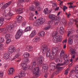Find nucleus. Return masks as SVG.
<instances>
[{
	"instance_id": "4c0bfd02",
	"label": "nucleus",
	"mask_w": 78,
	"mask_h": 78,
	"mask_svg": "<svg viewBox=\"0 0 78 78\" xmlns=\"http://www.w3.org/2000/svg\"><path fill=\"white\" fill-rule=\"evenodd\" d=\"M4 49V46L2 44L0 43V50H3Z\"/></svg>"
},
{
	"instance_id": "58836bf2",
	"label": "nucleus",
	"mask_w": 78,
	"mask_h": 78,
	"mask_svg": "<svg viewBox=\"0 0 78 78\" xmlns=\"http://www.w3.org/2000/svg\"><path fill=\"white\" fill-rule=\"evenodd\" d=\"M34 17V16H31L29 17V20H31V21H32V22H33L34 21V18H33Z\"/></svg>"
},
{
	"instance_id": "aec40b11",
	"label": "nucleus",
	"mask_w": 78,
	"mask_h": 78,
	"mask_svg": "<svg viewBox=\"0 0 78 78\" xmlns=\"http://www.w3.org/2000/svg\"><path fill=\"white\" fill-rule=\"evenodd\" d=\"M50 68L51 70H54L55 69V64L51 63L50 65Z\"/></svg>"
},
{
	"instance_id": "3c124183",
	"label": "nucleus",
	"mask_w": 78,
	"mask_h": 78,
	"mask_svg": "<svg viewBox=\"0 0 78 78\" xmlns=\"http://www.w3.org/2000/svg\"><path fill=\"white\" fill-rule=\"evenodd\" d=\"M53 42H58V40L56 39V38L55 36L54 37L53 39Z\"/></svg>"
},
{
	"instance_id": "9b49d317",
	"label": "nucleus",
	"mask_w": 78,
	"mask_h": 78,
	"mask_svg": "<svg viewBox=\"0 0 78 78\" xmlns=\"http://www.w3.org/2000/svg\"><path fill=\"white\" fill-rule=\"evenodd\" d=\"M48 18L50 19L51 20L53 21L56 19L55 15L53 14H50L48 15Z\"/></svg>"
},
{
	"instance_id": "bf43d9fd",
	"label": "nucleus",
	"mask_w": 78,
	"mask_h": 78,
	"mask_svg": "<svg viewBox=\"0 0 78 78\" xmlns=\"http://www.w3.org/2000/svg\"><path fill=\"white\" fill-rule=\"evenodd\" d=\"M5 36L6 39H8L10 37V35L9 34H6Z\"/></svg>"
},
{
	"instance_id": "a211bd4d",
	"label": "nucleus",
	"mask_w": 78,
	"mask_h": 78,
	"mask_svg": "<svg viewBox=\"0 0 78 78\" xmlns=\"http://www.w3.org/2000/svg\"><path fill=\"white\" fill-rule=\"evenodd\" d=\"M14 27H16V26H17V24H16V23H14L13 24H11L9 25V30H12V29L14 27Z\"/></svg>"
},
{
	"instance_id": "ddd939ff",
	"label": "nucleus",
	"mask_w": 78,
	"mask_h": 78,
	"mask_svg": "<svg viewBox=\"0 0 78 78\" xmlns=\"http://www.w3.org/2000/svg\"><path fill=\"white\" fill-rule=\"evenodd\" d=\"M52 11V9H51V10H50L49 11L48 10V8H46L44 9L43 11V12L45 14V15H47L48 14H50Z\"/></svg>"
},
{
	"instance_id": "6ab92c4d",
	"label": "nucleus",
	"mask_w": 78,
	"mask_h": 78,
	"mask_svg": "<svg viewBox=\"0 0 78 78\" xmlns=\"http://www.w3.org/2000/svg\"><path fill=\"white\" fill-rule=\"evenodd\" d=\"M25 1V0H18V2L17 3L18 6H20V5H22V3L23 2H24Z\"/></svg>"
},
{
	"instance_id": "a18cd8bd",
	"label": "nucleus",
	"mask_w": 78,
	"mask_h": 78,
	"mask_svg": "<svg viewBox=\"0 0 78 78\" xmlns=\"http://www.w3.org/2000/svg\"><path fill=\"white\" fill-rule=\"evenodd\" d=\"M56 59V62H60V59H59V56H57L55 57Z\"/></svg>"
},
{
	"instance_id": "5701e85b",
	"label": "nucleus",
	"mask_w": 78,
	"mask_h": 78,
	"mask_svg": "<svg viewBox=\"0 0 78 78\" xmlns=\"http://www.w3.org/2000/svg\"><path fill=\"white\" fill-rule=\"evenodd\" d=\"M68 42L69 44L70 45H72L73 42V39H72L70 38H69L68 39Z\"/></svg>"
},
{
	"instance_id": "4468645a",
	"label": "nucleus",
	"mask_w": 78,
	"mask_h": 78,
	"mask_svg": "<svg viewBox=\"0 0 78 78\" xmlns=\"http://www.w3.org/2000/svg\"><path fill=\"white\" fill-rule=\"evenodd\" d=\"M48 69V65L46 64L45 65H44L42 69V70H44L45 73L47 72V69Z\"/></svg>"
},
{
	"instance_id": "c756f323",
	"label": "nucleus",
	"mask_w": 78,
	"mask_h": 78,
	"mask_svg": "<svg viewBox=\"0 0 78 78\" xmlns=\"http://www.w3.org/2000/svg\"><path fill=\"white\" fill-rule=\"evenodd\" d=\"M39 35L41 37H44L45 35V32L44 31H42L39 34Z\"/></svg>"
},
{
	"instance_id": "412c9836",
	"label": "nucleus",
	"mask_w": 78,
	"mask_h": 78,
	"mask_svg": "<svg viewBox=\"0 0 78 78\" xmlns=\"http://www.w3.org/2000/svg\"><path fill=\"white\" fill-rule=\"evenodd\" d=\"M58 51V49L57 48H52V53L55 54V53L57 52Z\"/></svg>"
},
{
	"instance_id": "f3484780",
	"label": "nucleus",
	"mask_w": 78,
	"mask_h": 78,
	"mask_svg": "<svg viewBox=\"0 0 78 78\" xmlns=\"http://www.w3.org/2000/svg\"><path fill=\"white\" fill-rule=\"evenodd\" d=\"M21 65L22 67L24 69V70H26L27 69V66H28L27 64L25 63H22Z\"/></svg>"
},
{
	"instance_id": "20e7f679",
	"label": "nucleus",
	"mask_w": 78,
	"mask_h": 78,
	"mask_svg": "<svg viewBox=\"0 0 78 78\" xmlns=\"http://www.w3.org/2000/svg\"><path fill=\"white\" fill-rule=\"evenodd\" d=\"M45 21H46V20L45 18L38 19L37 21L34 23V25L35 26H39L43 24Z\"/></svg>"
},
{
	"instance_id": "393cba45",
	"label": "nucleus",
	"mask_w": 78,
	"mask_h": 78,
	"mask_svg": "<svg viewBox=\"0 0 78 78\" xmlns=\"http://www.w3.org/2000/svg\"><path fill=\"white\" fill-rule=\"evenodd\" d=\"M50 22H48V25L44 28V29L45 30H48V29H50V28L51 26L50 25Z\"/></svg>"
},
{
	"instance_id": "864d4df0",
	"label": "nucleus",
	"mask_w": 78,
	"mask_h": 78,
	"mask_svg": "<svg viewBox=\"0 0 78 78\" xmlns=\"http://www.w3.org/2000/svg\"><path fill=\"white\" fill-rule=\"evenodd\" d=\"M4 21V18H3V17H1L0 18V22H3Z\"/></svg>"
},
{
	"instance_id": "cd10ccee",
	"label": "nucleus",
	"mask_w": 78,
	"mask_h": 78,
	"mask_svg": "<svg viewBox=\"0 0 78 78\" xmlns=\"http://www.w3.org/2000/svg\"><path fill=\"white\" fill-rule=\"evenodd\" d=\"M60 32L61 34H64V27H61L60 29Z\"/></svg>"
},
{
	"instance_id": "4be33fe9",
	"label": "nucleus",
	"mask_w": 78,
	"mask_h": 78,
	"mask_svg": "<svg viewBox=\"0 0 78 78\" xmlns=\"http://www.w3.org/2000/svg\"><path fill=\"white\" fill-rule=\"evenodd\" d=\"M69 62L68 61V60L66 61L65 62H64V63H62V64H60V63H58L57 64V66H64V64H66V65H67L69 63Z\"/></svg>"
},
{
	"instance_id": "338daca9",
	"label": "nucleus",
	"mask_w": 78,
	"mask_h": 78,
	"mask_svg": "<svg viewBox=\"0 0 78 78\" xmlns=\"http://www.w3.org/2000/svg\"><path fill=\"white\" fill-rule=\"evenodd\" d=\"M71 33V31H68V34L67 35L68 37H69V35H70V34Z\"/></svg>"
},
{
	"instance_id": "c85d7f7f",
	"label": "nucleus",
	"mask_w": 78,
	"mask_h": 78,
	"mask_svg": "<svg viewBox=\"0 0 78 78\" xmlns=\"http://www.w3.org/2000/svg\"><path fill=\"white\" fill-rule=\"evenodd\" d=\"M62 22L63 24H64L65 25H66L67 24V20H66V19L65 18H63L62 20Z\"/></svg>"
},
{
	"instance_id": "69168bd1",
	"label": "nucleus",
	"mask_w": 78,
	"mask_h": 78,
	"mask_svg": "<svg viewBox=\"0 0 78 78\" xmlns=\"http://www.w3.org/2000/svg\"><path fill=\"white\" fill-rule=\"evenodd\" d=\"M25 25H26V22H24L22 23V26L24 27V26H25Z\"/></svg>"
},
{
	"instance_id": "0eeeda50",
	"label": "nucleus",
	"mask_w": 78,
	"mask_h": 78,
	"mask_svg": "<svg viewBox=\"0 0 78 78\" xmlns=\"http://www.w3.org/2000/svg\"><path fill=\"white\" fill-rule=\"evenodd\" d=\"M43 61H44V57L40 56L38 58L37 65H38V66H43Z\"/></svg>"
},
{
	"instance_id": "7c9ffc66",
	"label": "nucleus",
	"mask_w": 78,
	"mask_h": 78,
	"mask_svg": "<svg viewBox=\"0 0 78 78\" xmlns=\"http://www.w3.org/2000/svg\"><path fill=\"white\" fill-rule=\"evenodd\" d=\"M30 10V11H34L35 10V6L34 5H32L31 7H30L29 8Z\"/></svg>"
},
{
	"instance_id": "5fc2aeb1",
	"label": "nucleus",
	"mask_w": 78,
	"mask_h": 78,
	"mask_svg": "<svg viewBox=\"0 0 78 78\" xmlns=\"http://www.w3.org/2000/svg\"><path fill=\"white\" fill-rule=\"evenodd\" d=\"M31 33L33 34L35 36L36 34V30H34L32 31Z\"/></svg>"
},
{
	"instance_id": "e433bc0d",
	"label": "nucleus",
	"mask_w": 78,
	"mask_h": 78,
	"mask_svg": "<svg viewBox=\"0 0 78 78\" xmlns=\"http://www.w3.org/2000/svg\"><path fill=\"white\" fill-rule=\"evenodd\" d=\"M64 55V51L63 50H62L60 54L61 57H62Z\"/></svg>"
},
{
	"instance_id": "f8f14e48",
	"label": "nucleus",
	"mask_w": 78,
	"mask_h": 78,
	"mask_svg": "<svg viewBox=\"0 0 78 78\" xmlns=\"http://www.w3.org/2000/svg\"><path fill=\"white\" fill-rule=\"evenodd\" d=\"M75 70L74 71V70H71V74H72V73H73L74 72L75 73H78V65H77L75 67Z\"/></svg>"
},
{
	"instance_id": "a878e982",
	"label": "nucleus",
	"mask_w": 78,
	"mask_h": 78,
	"mask_svg": "<svg viewBox=\"0 0 78 78\" xmlns=\"http://www.w3.org/2000/svg\"><path fill=\"white\" fill-rule=\"evenodd\" d=\"M17 19V22H18V23H20L21 20H22V16H18Z\"/></svg>"
},
{
	"instance_id": "de8ad7c7",
	"label": "nucleus",
	"mask_w": 78,
	"mask_h": 78,
	"mask_svg": "<svg viewBox=\"0 0 78 78\" xmlns=\"http://www.w3.org/2000/svg\"><path fill=\"white\" fill-rule=\"evenodd\" d=\"M74 23V20L73 19H71L70 21V23L69 25H72V24Z\"/></svg>"
},
{
	"instance_id": "1a4fd4ad",
	"label": "nucleus",
	"mask_w": 78,
	"mask_h": 78,
	"mask_svg": "<svg viewBox=\"0 0 78 78\" xmlns=\"http://www.w3.org/2000/svg\"><path fill=\"white\" fill-rule=\"evenodd\" d=\"M15 47L13 46H11L9 48V52L10 54H12L14 53L15 50Z\"/></svg>"
},
{
	"instance_id": "9d476101",
	"label": "nucleus",
	"mask_w": 78,
	"mask_h": 78,
	"mask_svg": "<svg viewBox=\"0 0 78 78\" xmlns=\"http://www.w3.org/2000/svg\"><path fill=\"white\" fill-rule=\"evenodd\" d=\"M15 70L14 69L12 68H10L9 69L8 73L9 75H13L14 72Z\"/></svg>"
},
{
	"instance_id": "052dcab7",
	"label": "nucleus",
	"mask_w": 78,
	"mask_h": 78,
	"mask_svg": "<svg viewBox=\"0 0 78 78\" xmlns=\"http://www.w3.org/2000/svg\"><path fill=\"white\" fill-rule=\"evenodd\" d=\"M34 36V35L32 33H31L30 35V37H33Z\"/></svg>"
},
{
	"instance_id": "6e6d98bb",
	"label": "nucleus",
	"mask_w": 78,
	"mask_h": 78,
	"mask_svg": "<svg viewBox=\"0 0 78 78\" xmlns=\"http://www.w3.org/2000/svg\"><path fill=\"white\" fill-rule=\"evenodd\" d=\"M69 70L68 69H66L65 71V73H64V75H67L68 73H69Z\"/></svg>"
},
{
	"instance_id": "e2e57ef3",
	"label": "nucleus",
	"mask_w": 78,
	"mask_h": 78,
	"mask_svg": "<svg viewBox=\"0 0 78 78\" xmlns=\"http://www.w3.org/2000/svg\"><path fill=\"white\" fill-rule=\"evenodd\" d=\"M67 42V40L66 39V40L63 41L62 43H63V44H64V43H66Z\"/></svg>"
},
{
	"instance_id": "72a5a7b5",
	"label": "nucleus",
	"mask_w": 78,
	"mask_h": 78,
	"mask_svg": "<svg viewBox=\"0 0 78 78\" xmlns=\"http://www.w3.org/2000/svg\"><path fill=\"white\" fill-rule=\"evenodd\" d=\"M55 54H53L52 53V54H50V56H49V57L50 59H51V60H53L54 59V56L53 55H54Z\"/></svg>"
},
{
	"instance_id": "774afa93",
	"label": "nucleus",
	"mask_w": 78,
	"mask_h": 78,
	"mask_svg": "<svg viewBox=\"0 0 78 78\" xmlns=\"http://www.w3.org/2000/svg\"><path fill=\"white\" fill-rule=\"evenodd\" d=\"M72 59H75V55H73L72 56Z\"/></svg>"
},
{
	"instance_id": "423d86ee",
	"label": "nucleus",
	"mask_w": 78,
	"mask_h": 78,
	"mask_svg": "<svg viewBox=\"0 0 78 78\" xmlns=\"http://www.w3.org/2000/svg\"><path fill=\"white\" fill-rule=\"evenodd\" d=\"M57 34H58V32L56 31L54 32L53 33V36H55L56 39H57L58 41V42H61L62 40V37L59 35H56Z\"/></svg>"
},
{
	"instance_id": "0e129e2a",
	"label": "nucleus",
	"mask_w": 78,
	"mask_h": 78,
	"mask_svg": "<svg viewBox=\"0 0 78 78\" xmlns=\"http://www.w3.org/2000/svg\"><path fill=\"white\" fill-rule=\"evenodd\" d=\"M8 15H9V16H12V13L9 12L8 13Z\"/></svg>"
},
{
	"instance_id": "7ed1b4c3",
	"label": "nucleus",
	"mask_w": 78,
	"mask_h": 78,
	"mask_svg": "<svg viewBox=\"0 0 78 78\" xmlns=\"http://www.w3.org/2000/svg\"><path fill=\"white\" fill-rule=\"evenodd\" d=\"M16 54L14 57L13 58V59L14 60V59H16V58H18V60L17 61V62H20L21 60V58L19 57V56H21V52H20V49H17L16 50Z\"/></svg>"
},
{
	"instance_id": "2eb2a0df",
	"label": "nucleus",
	"mask_w": 78,
	"mask_h": 78,
	"mask_svg": "<svg viewBox=\"0 0 78 78\" xmlns=\"http://www.w3.org/2000/svg\"><path fill=\"white\" fill-rule=\"evenodd\" d=\"M33 41L34 43L38 42L40 41V37L37 36L33 39Z\"/></svg>"
},
{
	"instance_id": "2f4dec72",
	"label": "nucleus",
	"mask_w": 78,
	"mask_h": 78,
	"mask_svg": "<svg viewBox=\"0 0 78 78\" xmlns=\"http://www.w3.org/2000/svg\"><path fill=\"white\" fill-rule=\"evenodd\" d=\"M36 61H34L31 63L32 66L35 68H36Z\"/></svg>"
},
{
	"instance_id": "ea45409f",
	"label": "nucleus",
	"mask_w": 78,
	"mask_h": 78,
	"mask_svg": "<svg viewBox=\"0 0 78 78\" xmlns=\"http://www.w3.org/2000/svg\"><path fill=\"white\" fill-rule=\"evenodd\" d=\"M30 56V54L28 53L25 54L24 55V56L26 58H27L28 57H29Z\"/></svg>"
},
{
	"instance_id": "c03bdc74",
	"label": "nucleus",
	"mask_w": 78,
	"mask_h": 78,
	"mask_svg": "<svg viewBox=\"0 0 78 78\" xmlns=\"http://www.w3.org/2000/svg\"><path fill=\"white\" fill-rule=\"evenodd\" d=\"M4 38L0 37V43H4Z\"/></svg>"
},
{
	"instance_id": "c9c22d12",
	"label": "nucleus",
	"mask_w": 78,
	"mask_h": 78,
	"mask_svg": "<svg viewBox=\"0 0 78 78\" xmlns=\"http://www.w3.org/2000/svg\"><path fill=\"white\" fill-rule=\"evenodd\" d=\"M42 9V8H41V5H39V6L37 7V10L38 11H39V12L41 11Z\"/></svg>"
},
{
	"instance_id": "dca6fc26",
	"label": "nucleus",
	"mask_w": 78,
	"mask_h": 78,
	"mask_svg": "<svg viewBox=\"0 0 78 78\" xmlns=\"http://www.w3.org/2000/svg\"><path fill=\"white\" fill-rule=\"evenodd\" d=\"M11 1H10L9 2L6 3L2 7H1V8H2L3 9H4V8H7V7L9 6V5H10L11 3Z\"/></svg>"
},
{
	"instance_id": "f257e3e1",
	"label": "nucleus",
	"mask_w": 78,
	"mask_h": 78,
	"mask_svg": "<svg viewBox=\"0 0 78 78\" xmlns=\"http://www.w3.org/2000/svg\"><path fill=\"white\" fill-rule=\"evenodd\" d=\"M42 51L43 53V54H45V53L47 52L46 53V57H47V58L50 57V55L51 54L50 52V49H48L47 45L44 44L42 46Z\"/></svg>"
},
{
	"instance_id": "4d7b16f0",
	"label": "nucleus",
	"mask_w": 78,
	"mask_h": 78,
	"mask_svg": "<svg viewBox=\"0 0 78 78\" xmlns=\"http://www.w3.org/2000/svg\"><path fill=\"white\" fill-rule=\"evenodd\" d=\"M20 74L21 75V76L22 77H23L24 76H25V73H21Z\"/></svg>"
},
{
	"instance_id": "39448f33",
	"label": "nucleus",
	"mask_w": 78,
	"mask_h": 78,
	"mask_svg": "<svg viewBox=\"0 0 78 78\" xmlns=\"http://www.w3.org/2000/svg\"><path fill=\"white\" fill-rule=\"evenodd\" d=\"M23 34V31L22 30H19L17 31L15 35V38L16 39H19L22 35Z\"/></svg>"
},
{
	"instance_id": "603ef678",
	"label": "nucleus",
	"mask_w": 78,
	"mask_h": 78,
	"mask_svg": "<svg viewBox=\"0 0 78 78\" xmlns=\"http://www.w3.org/2000/svg\"><path fill=\"white\" fill-rule=\"evenodd\" d=\"M67 9V7L65 5H64L63 6V11L65 12L66 11V9Z\"/></svg>"
},
{
	"instance_id": "bb28decb",
	"label": "nucleus",
	"mask_w": 78,
	"mask_h": 78,
	"mask_svg": "<svg viewBox=\"0 0 78 78\" xmlns=\"http://www.w3.org/2000/svg\"><path fill=\"white\" fill-rule=\"evenodd\" d=\"M70 51L72 54H76V51L75 50L73 49H71L70 50Z\"/></svg>"
},
{
	"instance_id": "8fccbe9b",
	"label": "nucleus",
	"mask_w": 78,
	"mask_h": 78,
	"mask_svg": "<svg viewBox=\"0 0 78 78\" xmlns=\"http://www.w3.org/2000/svg\"><path fill=\"white\" fill-rule=\"evenodd\" d=\"M35 6H40V3H39V2H36L35 3Z\"/></svg>"
},
{
	"instance_id": "49530a36",
	"label": "nucleus",
	"mask_w": 78,
	"mask_h": 78,
	"mask_svg": "<svg viewBox=\"0 0 78 78\" xmlns=\"http://www.w3.org/2000/svg\"><path fill=\"white\" fill-rule=\"evenodd\" d=\"M11 42V40L10 39H7L6 41V44H9Z\"/></svg>"
},
{
	"instance_id": "f03ea898",
	"label": "nucleus",
	"mask_w": 78,
	"mask_h": 78,
	"mask_svg": "<svg viewBox=\"0 0 78 78\" xmlns=\"http://www.w3.org/2000/svg\"><path fill=\"white\" fill-rule=\"evenodd\" d=\"M29 70H33L34 69V71L33 72V73L35 76L38 77L39 76V73L40 72V70H39V68L38 67H36L35 68L32 67V66L31 65L29 66Z\"/></svg>"
},
{
	"instance_id": "37998d69",
	"label": "nucleus",
	"mask_w": 78,
	"mask_h": 78,
	"mask_svg": "<svg viewBox=\"0 0 78 78\" xmlns=\"http://www.w3.org/2000/svg\"><path fill=\"white\" fill-rule=\"evenodd\" d=\"M69 58V56L66 55L64 57V60L66 61H68V58Z\"/></svg>"
},
{
	"instance_id": "6e6552de",
	"label": "nucleus",
	"mask_w": 78,
	"mask_h": 78,
	"mask_svg": "<svg viewBox=\"0 0 78 78\" xmlns=\"http://www.w3.org/2000/svg\"><path fill=\"white\" fill-rule=\"evenodd\" d=\"M61 20V18L60 16H59L58 17H56L54 20V25H58L59 23V21Z\"/></svg>"
},
{
	"instance_id": "680f3d73",
	"label": "nucleus",
	"mask_w": 78,
	"mask_h": 78,
	"mask_svg": "<svg viewBox=\"0 0 78 78\" xmlns=\"http://www.w3.org/2000/svg\"><path fill=\"white\" fill-rule=\"evenodd\" d=\"M66 15L67 16V17L68 18H69V16H71V14H70V13H69V14H67V13H66Z\"/></svg>"
},
{
	"instance_id": "f704fd0d",
	"label": "nucleus",
	"mask_w": 78,
	"mask_h": 78,
	"mask_svg": "<svg viewBox=\"0 0 78 78\" xmlns=\"http://www.w3.org/2000/svg\"><path fill=\"white\" fill-rule=\"evenodd\" d=\"M10 58L9 55L8 54H5L4 56V58L5 59H8Z\"/></svg>"
},
{
	"instance_id": "09e8293b",
	"label": "nucleus",
	"mask_w": 78,
	"mask_h": 78,
	"mask_svg": "<svg viewBox=\"0 0 78 78\" xmlns=\"http://www.w3.org/2000/svg\"><path fill=\"white\" fill-rule=\"evenodd\" d=\"M55 7H57V5L56 3H54L52 5V8L55 9Z\"/></svg>"
},
{
	"instance_id": "13d9d810",
	"label": "nucleus",
	"mask_w": 78,
	"mask_h": 78,
	"mask_svg": "<svg viewBox=\"0 0 78 78\" xmlns=\"http://www.w3.org/2000/svg\"><path fill=\"white\" fill-rule=\"evenodd\" d=\"M0 76L1 77H3V72H0Z\"/></svg>"
},
{
	"instance_id": "473e14b6",
	"label": "nucleus",
	"mask_w": 78,
	"mask_h": 78,
	"mask_svg": "<svg viewBox=\"0 0 78 78\" xmlns=\"http://www.w3.org/2000/svg\"><path fill=\"white\" fill-rule=\"evenodd\" d=\"M23 61L24 62H25L28 63L30 62V60H29V58H25L23 59Z\"/></svg>"
},
{
	"instance_id": "79ce46f5",
	"label": "nucleus",
	"mask_w": 78,
	"mask_h": 78,
	"mask_svg": "<svg viewBox=\"0 0 78 78\" xmlns=\"http://www.w3.org/2000/svg\"><path fill=\"white\" fill-rule=\"evenodd\" d=\"M6 30V29L5 28H1L0 29V33H2L3 31H5Z\"/></svg>"
},
{
	"instance_id": "b1692460",
	"label": "nucleus",
	"mask_w": 78,
	"mask_h": 78,
	"mask_svg": "<svg viewBox=\"0 0 78 78\" xmlns=\"http://www.w3.org/2000/svg\"><path fill=\"white\" fill-rule=\"evenodd\" d=\"M26 48L29 51H31L33 50V48L32 46H29L27 47Z\"/></svg>"
},
{
	"instance_id": "a19ab883",
	"label": "nucleus",
	"mask_w": 78,
	"mask_h": 78,
	"mask_svg": "<svg viewBox=\"0 0 78 78\" xmlns=\"http://www.w3.org/2000/svg\"><path fill=\"white\" fill-rule=\"evenodd\" d=\"M31 30V27H27L26 29H25V31H30Z\"/></svg>"
}]
</instances>
